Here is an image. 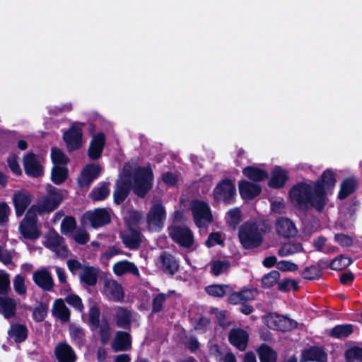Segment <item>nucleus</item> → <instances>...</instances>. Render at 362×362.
Segmentation results:
<instances>
[{"label": "nucleus", "mask_w": 362, "mask_h": 362, "mask_svg": "<svg viewBox=\"0 0 362 362\" xmlns=\"http://www.w3.org/2000/svg\"><path fill=\"white\" fill-rule=\"evenodd\" d=\"M230 343L240 351L246 349L248 340L247 333L241 329H233L229 335Z\"/></svg>", "instance_id": "obj_25"}, {"label": "nucleus", "mask_w": 362, "mask_h": 362, "mask_svg": "<svg viewBox=\"0 0 362 362\" xmlns=\"http://www.w3.org/2000/svg\"><path fill=\"white\" fill-rule=\"evenodd\" d=\"M279 277V272L278 271L273 270L264 276L262 280V286L266 288L272 287L277 283Z\"/></svg>", "instance_id": "obj_46"}, {"label": "nucleus", "mask_w": 362, "mask_h": 362, "mask_svg": "<svg viewBox=\"0 0 362 362\" xmlns=\"http://www.w3.org/2000/svg\"><path fill=\"white\" fill-rule=\"evenodd\" d=\"M303 247L299 243H287L284 245L278 252L281 257L288 256L302 251Z\"/></svg>", "instance_id": "obj_42"}, {"label": "nucleus", "mask_w": 362, "mask_h": 362, "mask_svg": "<svg viewBox=\"0 0 362 362\" xmlns=\"http://www.w3.org/2000/svg\"><path fill=\"white\" fill-rule=\"evenodd\" d=\"M194 221L199 228L207 227L213 221L211 209L207 203L194 200L191 204Z\"/></svg>", "instance_id": "obj_4"}, {"label": "nucleus", "mask_w": 362, "mask_h": 362, "mask_svg": "<svg viewBox=\"0 0 362 362\" xmlns=\"http://www.w3.org/2000/svg\"><path fill=\"white\" fill-rule=\"evenodd\" d=\"M238 237L245 248L258 247L262 241L261 231L255 223L251 222H246L240 227Z\"/></svg>", "instance_id": "obj_3"}, {"label": "nucleus", "mask_w": 362, "mask_h": 362, "mask_svg": "<svg viewBox=\"0 0 362 362\" xmlns=\"http://www.w3.org/2000/svg\"><path fill=\"white\" fill-rule=\"evenodd\" d=\"M353 331V327L351 325H340L333 327L329 334L333 337L341 339L348 337Z\"/></svg>", "instance_id": "obj_37"}, {"label": "nucleus", "mask_w": 362, "mask_h": 362, "mask_svg": "<svg viewBox=\"0 0 362 362\" xmlns=\"http://www.w3.org/2000/svg\"><path fill=\"white\" fill-rule=\"evenodd\" d=\"M260 362H276L277 354L271 347L262 344L257 350Z\"/></svg>", "instance_id": "obj_34"}, {"label": "nucleus", "mask_w": 362, "mask_h": 362, "mask_svg": "<svg viewBox=\"0 0 362 362\" xmlns=\"http://www.w3.org/2000/svg\"><path fill=\"white\" fill-rule=\"evenodd\" d=\"M104 293L110 300L114 301H119L124 297L122 287L116 281L112 279L105 281Z\"/></svg>", "instance_id": "obj_17"}, {"label": "nucleus", "mask_w": 362, "mask_h": 362, "mask_svg": "<svg viewBox=\"0 0 362 362\" xmlns=\"http://www.w3.org/2000/svg\"><path fill=\"white\" fill-rule=\"evenodd\" d=\"M335 182L334 173L327 170L316 182L300 183L294 186L290 191V199L303 209L315 208L321 211L327 203V195L332 193Z\"/></svg>", "instance_id": "obj_1"}, {"label": "nucleus", "mask_w": 362, "mask_h": 362, "mask_svg": "<svg viewBox=\"0 0 362 362\" xmlns=\"http://www.w3.org/2000/svg\"><path fill=\"white\" fill-rule=\"evenodd\" d=\"M73 238L77 243L85 244L88 241V235L86 230L83 229L77 230L74 234Z\"/></svg>", "instance_id": "obj_60"}, {"label": "nucleus", "mask_w": 362, "mask_h": 362, "mask_svg": "<svg viewBox=\"0 0 362 362\" xmlns=\"http://www.w3.org/2000/svg\"><path fill=\"white\" fill-rule=\"evenodd\" d=\"M169 234L172 239L180 246L190 249L194 244L192 231L185 226H174L169 228Z\"/></svg>", "instance_id": "obj_8"}, {"label": "nucleus", "mask_w": 362, "mask_h": 362, "mask_svg": "<svg viewBox=\"0 0 362 362\" xmlns=\"http://www.w3.org/2000/svg\"><path fill=\"white\" fill-rule=\"evenodd\" d=\"M66 301L68 304L73 306L75 309L81 311L83 310V304L81 299L76 295L70 294L66 297Z\"/></svg>", "instance_id": "obj_57"}, {"label": "nucleus", "mask_w": 362, "mask_h": 362, "mask_svg": "<svg viewBox=\"0 0 362 362\" xmlns=\"http://www.w3.org/2000/svg\"><path fill=\"white\" fill-rule=\"evenodd\" d=\"M10 289V277L8 273L0 271V294H6Z\"/></svg>", "instance_id": "obj_53"}, {"label": "nucleus", "mask_w": 362, "mask_h": 362, "mask_svg": "<svg viewBox=\"0 0 362 362\" xmlns=\"http://www.w3.org/2000/svg\"><path fill=\"white\" fill-rule=\"evenodd\" d=\"M236 194L235 185L228 180L220 182L215 187L213 196L216 202H223L226 204L231 203Z\"/></svg>", "instance_id": "obj_7"}, {"label": "nucleus", "mask_w": 362, "mask_h": 362, "mask_svg": "<svg viewBox=\"0 0 362 362\" xmlns=\"http://www.w3.org/2000/svg\"><path fill=\"white\" fill-rule=\"evenodd\" d=\"M210 267L211 273L214 276H219L228 270L230 263L227 260H214L211 262Z\"/></svg>", "instance_id": "obj_39"}, {"label": "nucleus", "mask_w": 362, "mask_h": 362, "mask_svg": "<svg viewBox=\"0 0 362 362\" xmlns=\"http://www.w3.org/2000/svg\"><path fill=\"white\" fill-rule=\"evenodd\" d=\"M110 188L107 184H103L95 187L91 192L90 196L93 200L100 201L105 199L110 194Z\"/></svg>", "instance_id": "obj_44"}, {"label": "nucleus", "mask_w": 362, "mask_h": 362, "mask_svg": "<svg viewBox=\"0 0 362 362\" xmlns=\"http://www.w3.org/2000/svg\"><path fill=\"white\" fill-rule=\"evenodd\" d=\"M55 355L59 362H74L76 359L71 346L65 343L59 344L56 346Z\"/></svg>", "instance_id": "obj_27"}, {"label": "nucleus", "mask_w": 362, "mask_h": 362, "mask_svg": "<svg viewBox=\"0 0 362 362\" xmlns=\"http://www.w3.org/2000/svg\"><path fill=\"white\" fill-rule=\"evenodd\" d=\"M35 283L43 288L49 291L53 286V280L50 274L47 270H40L33 274Z\"/></svg>", "instance_id": "obj_29"}, {"label": "nucleus", "mask_w": 362, "mask_h": 362, "mask_svg": "<svg viewBox=\"0 0 362 362\" xmlns=\"http://www.w3.org/2000/svg\"><path fill=\"white\" fill-rule=\"evenodd\" d=\"M130 322V313L122 308H119L116 312V323L119 327H125Z\"/></svg>", "instance_id": "obj_45"}, {"label": "nucleus", "mask_w": 362, "mask_h": 362, "mask_svg": "<svg viewBox=\"0 0 362 362\" xmlns=\"http://www.w3.org/2000/svg\"><path fill=\"white\" fill-rule=\"evenodd\" d=\"M13 288L15 291L21 296H24L27 292V287L25 284V279L23 276L18 274L13 279Z\"/></svg>", "instance_id": "obj_49"}, {"label": "nucleus", "mask_w": 362, "mask_h": 362, "mask_svg": "<svg viewBox=\"0 0 362 362\" xmlns=\"http://www.w3.org/2000/svg\"><path fill=\"white\" fill-rule=\"evenodd\" d=\"M287 179V171L279 166H276L272 170L269 184L273 187H281L284 185Z\"/></svg>", "instance_id": "obj_30"}, {"label": "nucleus", "mask_w": 362, "mask_h": 362, "mask_svg": "<svg viewBox=\"0 0 362 362\" xmlns=\"http://www.w3.org/2000/svg\"><path fill=\"white\" fill-rule=\"evenodd\" d=\"M334 239L343 247H349L353 243L352 238L344 234H337L334 237Z\"/></svg>", "instance_id": "obj_63"}, {"label": "nucleus", "mask_w": 362, "mask_h": 362, "mask_svg": "<svg viewBox=\"0 0 362 362\" xmlns=\"http://www.w3.org/2000/svg\"><path fill=\"white\" fill-rule=\"evenodd\" d=\"M321 276L320 269L316 266L307 267L303 272V276L307 279H317Z\"/></svg>", "instance_id": "obj_55"}, {"label": "nucleus", "mask_w": 362, "mask_h": 362, "mask_svg": "<svg viewBox=\"0 0 362 362\" xmlns=\"http://www.w3.org/2000/svg\"><path fill=\"white\" fill-rule=\"evenodd\" d=\"M260 192L261 187L258 184L247 180H241L239 182V192L243 199H251L257 196Z\"/></svg>", "instance_id": "obj_20"}, {"label": "nucleus", "mask_w": 362, "mask_h": 362, "mask_svg": "<svg viewBox=\"0 0 362 362\" xmlns=\"http://www.w3.org/2000/svg\"><path fill=\"white\" fill-rule=\"evenodd\" d=\"M98 270L95 267H85L80 273L81 280L88 286H93L98 279Z\"/></svg>", "instance_id": "obj_32"}, {"label": "nucleus", "mask_w": 362, "mask_h": 362, "mask_svg": "<svg viewBox=\"0 0 362 362\" xmlns=\"http://www.w3.org/2000/svg\"><path fill=\"white\" fill-rule=\"evenodd\" d=\"M275 228L277 233L284 238L294 236L297 230L294 223L287 218H279L276 220Z\"/></svg>", "instance_id": "obj_19"}, {"label": "nucleus", "mask_w": 362, "mask_h": 362, "mask_svg": "<svg viewBox=\"0 0 362 362\" xmlns=\"http://www.w3.org/2000/svg\"><path fill=\"white\" fill-rule=\"evenodd\" d=\"M43 158L28 153L23 158V165L25 173L33 177L41 176L43 173Z\"/></svg>", "instance_id": "obj_10"}, {"label": "nucleus", "mask_w": 362, "mask_h": 362, "mask_svg": "<svg viewBox=\"0 0 362 362\" xmlns=\"http://www.w3.org/2000/svg\"><path fill=\"white\" fill-rule=\"evenodd\" d=\"M8 164L11 171L18 175H21L22 171L17 161V157L15 155H11L8 158Z\"/></svg>", "instance_id": "obj_59"}, {"label": "nucleus", "mask_w": 362, "mask_h": 362, "mask_svg": "<svg viewBox=\"0 0 362 362\" xmlns=\"http://www.w3.org/2000/svg\"><path fill=\"white\" fill-rule=\"evenodd\" d=\"M224 241V238L221 233L220 232H214L211 233L207 240L206 241V245L208 247H211L217 245H223Z\"/></svg>", "instance_id": "obj_52"}, {"label": "nucleus", "mask_w": 362, "mask_h": 362, "mask_svg": "<svg viewBox=\"0 0 362 362\" xmlns=\"http://www.w3.org/2000/svg\"><path fill=\"white\" fill-rule=\"evenodd\" d=\"M356 185V182L353 178L344 180L341 183V188L338 194V197L340 199H345L355 190Z\"/></svg>", "instance_id": "obj_36"}, {"label": "nucleus", "mask_w": 362, "mask_h": 362, "mask_svg": "<svg viewBox=\"0 0 362 362\" xmlns=\"http://www.w3.org/2000/svg\"><path fill=\"white\" fill-rule=\"evenodd\" d=\"M264 322L271 329L287 331L296 327V322L276 313H270L264 318Z\"/></svg>", "instance_id": "obj_11"}, {"label": "nucleus", "mask_w": 362, "mask_h": 362, "mask_svg": "<svg viewBox=\"0 0 362 362\" xmlns=\"http://www.w3.org/2000/svg\"><path fill=\"white\" fill-rule=\"evenodd\" d=\"M243 301H248L253 300L258 294V291L255 288H247L240 291Z\"/></svg>", "instance_id": "obj_62"}, {"label": "nucleus", "mask_w": 362, "mask_h": 362, "mask_svg": "<svg viewBox=\"0 0 362 362\" xmlns=\"http://www.w3.org/2000/svg\"><path fill=\"white\" fill-rule=\"evenodd\" d=\"M277 268L283 272H293L298 269L297 264L289 261H280L276 264Z\"/></svg>", "instance_id": "obj_58"}, {"label": "nucleus", "mask_w": 362, "mask_h": 362, "mask_svg": "<svg viewBox=\"0 0 362 362\" xmlns=\"http://www.w3.org/2000/svg\"><path fill=\"white\" fill-rule=\"evenodd\" d=\"M27 329L25 326L21 324H13L8 331L10 339L16 342H21L27 337Z\"/></svg>", "instance_id": "obj_33"}, {"label": "nucleus", "mask_w": 362, "mask_h": 362, "mask_svg": "<svg viewBox=\"0 0 362 362\" xmlns=\"http://www.w3.org/2000/svg\"><path fill=\"white\" fill-rule=\"evenodd\" d=\"M346 358L348 362H361L362 361V349L350 348L346 352Z\"/></svg>", "instance_id": "obj_48"}, {"label": "nucleus", "mask_w": 362, "mask_h": 362, "mask_svg": "<svg viewBox=\"0 0 362 362\" xmlns=\"http://www.w3.org/2000/svg\"><path fill=\"white\" fill-rule=\"evenodd\" d=\"M16 310V300L8 296H0V313L5 318L14 316Z\"/></svg>", "instance_id": "obj_28"}, {"label": "nucleus", "mask_w": 362, "mask_h": 362, "mask_svg": "<svg viewBox=\"0 0 362 362\" xmlns=\"http://www.w3.org/2000/svg\"><path fill=\"white\" fill-rule=\"evenodd\" d=\"M76 227V221L72 217H66L61 224L62 232L65 235H71Z\"/></svg>", "instance_id": "obj_51"}, {"label": "nucleus", "mask_w": 362, "mask_h": 362, "mask_svg": "<svg viewBox=\"0 0 362 362\" xmlns=\"http://www.w3.org/2000/svg\"><path fill=\"white\" fill-rule=\"evenodd\" d=\"M47 313V307L40 304L34 309L33 316L36 321L41 322L45 318Z\"/></svg>", "instance_id": "obj_56"}, {"label": "nucleus", "mask_w": 362, "mask_h": 362, "mask_svg": "<svg viewBox=\"0 0 362 362\" xmlns=\"http://www.w3.org/2000/svg\"><path fill=\"white\" fill-rule=\"evenodd\" d=\"M44 245L54 252L57 257H65L68 255L69 250L64 244L63 238L54 230H49L46 234Z\"/></svg>", "instance_id": "obj_9"}, {"label": "nucleus", "mask_w": 362, "mask_h": 362, "mask_svg": "<svg viewBox=\"0 0 362 362\" xmlns=\"http://www.w3.org/2000/svg\"><path fill=\"white\" fill-rule=\"evenodd\" d=\"M129 178L127 175H121L116 183L114 199L117 204L122 202L130 189Z\"/></svg>", "instance_id": "obj_18"}, {"label": "nucleus", "mask_w": 362, "mask_h": 362, "mask_svg": "<svg viewBox=\"0 0 362 362\" xmlns=\"http://www.w3.org/2000/svg\"><path fill=\"white\" fill-rule=\"evenodd\" d=\"M141 218V215L138 211H129L124 215V220L129 226L136 225Z\"/></svg>", "instance_id": "obj_54"}, {"label": "nucleus", "mask_w": 362, "mask_h": 362, "mask_svg": "<svg viewBox=\"0 0 362 362\" xmlns=\"http://www.w3.org/2000/svg\"><path fill=\"white\" fill-rule=\"evenodd\" d=\"M83 217L93 228L101 227L110 221V213L105 209L86 212Z\"/></svg>", "instance_id": "obj_12"}, {"label": "nucleus", "mask_w": 362, "mask_h": 362, "mask_svg": "<svg viewBox=\"0 0 362 362\" xmlns=\"http://www.w3.org/2000/svg\"><path fill=\"white\" fill-rule=\"evenodd\" d=\"M16 214L21 216L32 201V196L24 189L16 191L12 198Z\"/></svg>", "instance_id": "obj_13"}, {"label": "nucleus", "mask_w": 362, "mask_h": 362, "mask_svg": "<svg viewBox=\"0 0 362 362\" xmlns=\"http://www.w3.org/2000/svg\"><path fill=\"white\" fill-rule=\"evenodd\" d=\"M67 177V169L64 166H54L52 180L56 185L62 183Z\"/></svg>", "instance_id": "obj_41"}, {"label": "nucleus", "mask_w": 362, "mask_h": 362, "mask_svg": "<svg viewBox=\"0 0 362 362\" xmlns=\"http://www.w3.org/2000/svg\"><path fill=\"white\" fill-rule=\"evenodd\" d=\"M112 348L115 351H123L130 349V335L124 332H117L115 337L112 343Z\"/></svg>", "instance_id": "obj_26"}, {"label": "nucleus", "mask_w": 362, "mask_h": 362, "mask_svg": "<svg viewBox=\"0 0 362 362\" xmlns=\"http://www.w3.org/2000/svg\"><path fill=\"white\" fill-rule=\"evenodd\" d=\"M166 218V212L164 206L160 203L153 204L146 216V223L148 230L151 231H158L164 226V221Z\"/></svg>", "instance_id": "obj_6"}, {"label": "nucleus", "mask_w": 362, "mask_h": 362, "mask_svg": "<svg viewBox=\"0 0 362 362\" xmlns=\"http://www.w3.org/2000/svg\"><path fill=\"white\" fill-rule=\"evenodd\" d=\"M70 334L73 340L77 344H81L83 342V333L81 329L76 327H71Z\"/></svg>", "instance_id": "obj_61"}, {"label": "nucleus", "mask_w": 362, "mask_h": 362, "mask_svg": "<svg viewBox=\"0 0 362 362\" xmlns=\"http://www.w3.org/2000/svg\"><path fill=\"white\" fill-rule=\"evenodd\" d=\"M159 267L166 273L173 274L178 269V263L170 254L163 252L158 259Z\"/></svg>", "instance_id": "obj_24"}, {"label": "nucleus", "mask_w": 362, "mask_h": 362, "mask_svg": "<svg viewBox=\"0 0 362 362\" xmlns=\"http://www.w3.org/2000/svg\"><path fill=\"white\" fill-rule=\"evenodd\" d=\"M112 269L117 276H122L127 273L136 276H139L140 274L138 267L133 262L127 260L116 262L113 265Z\"/></svg>", "instance_id": "obj_23"}, {"label": "nucleus", "mask_w": 362, "mask_h": 362, "mask_svg": "<svg viewBox=\"0 0 362 362\" xmlns=\"http://www.w3.org/2000/svg\"><path fill=\"white\" fill-rule=\"evenodd\" d=\"M52 313L57 317L63 322H66L69 320V310L62 299H57L54 301Z\"/></svg>", "instance_id": "obj_31"}, {"label": "nucleus", "mask_w": 362, "mask_h": 362, "mask_svg": "<svg viewBox=\"0 0 362 362\" xmlns=\"http://www.w3.org/2000/svg\"><path fill=\"white\" fill-rule=\"evenodd\" d=\"M123 243L131 250L137 249L141 243L140 232L129 228L122 234Z\"/></svg>", "instance_id": "obj_22"}, {"label": "nucleus", "mask_w": 362, "mask_h": 362, "mask_svg": "<svg viewBox=\"0 0 362 362\" xmlns=\"http://www.w3.org/2000/svg\"><path fill=\"white\" fill-rule=\"evenodd\" d=\"M100 167L98 165L90 164L86 165L78 178L80 187L88 186L100 173Z\"/></svg>", "instance_id": "obj_15"}, {"label": "nucleus", "mask_w": 362, "mask_h": 362, "mask_svg": "<svg viewBox=\"0 0 362 362\" xmlns=\"http://www.w3.org/2000/svg\"><path fill=\"white\" fill-rule=\"evenodd\" d=\"M351 263V259L344 255H339L330 262V267L334 270H341L346 268Z\"/></svg>", "instance_id": "obj_43"}, {"label": "nucleus", "mask_w": 362, "mask_h": 362, "mask_svg": "<svg viewBox=\"0 0 362 362\" xmlns=\"http://www.w3.org/2000/svg\"><path fill=\"white\" fill-rule=\"evenodd\" d=\"M82 129L78 127H72L64 134V140L69 151L79 148L82 144Z\"/></svg>", "instance_id": "obj_14"}, {"label": "nucleus", "mask_w": 362, "mask_h": 362, "mask_svg": "<svg viewBox=\"0 0 362 362\" xmlns=\"http://www.w3.org/2000/svg\"><path fill=\"white\" fill-rule=\"evenodd\" d=\"M105 144V136L103 133L93 135L88 148V156L93 160L100 157Z\"/></svg>", "instance_id": "obj_16"}, {"label": "nucleus", "mask_w": 362, "mask_h": 362, "mask_svg": "<svg viewBox=\"0 0 362 362\" xmlns=\"http://www.w3.org/2000/svg\"><path fill=\"white\" fill-rule=\"evenodd\" d=\"M326 361V353L322 349L318 347H311L310 349H305L301 354V362H325Z\"/></svg>", "instance_id": "obj_21"}, {"label": "nucleus", "mask_w": 362, "mask_h": 362, "mask_svg": "<svg viewBox=\"0 0 362 362\" xmlns=\"http://www.w3.org/2000/svg\"><path fill=\"white\" fill-rule=\"evenodd\" d=\"M11 213L10 206L6 202L0 203V226H5Z\"/></svg>", "instance_id": "obj_50"}, {"label": "nucleus", "mask_w": 362, "mask_h": 362, "mask_svg": "<svg viewBox=\"0 0 362 362\" xmlns=\"http://www.w3.org/2000/svg\"><path fill=\"white\" fill-rule=\"evenodd\" d=\"M243 173L247 177L256 182L263 180L267 177V173L266 172L255 167L244 168Z\"/></svg>", "instance_id": "obj_35"}, {"label": "nucleus", "mask_w": 362, "mask_h": 362, "mask_svg": "<svg viewBox=\"0 0 362 362\" xmlns=\"http://www.w3.org/2000/svg\"><path fill=\"white\" fill-rule=\"evenodd\" d=\"M153 180V173L150 168H139L134 177L133 190L139 197H144L151 189Z\"/></svg>", "instance_id": "obj_5"}, {"label": "nucleus", "mask_w": 362, "mask_h": 362, "mask_svg": "<svg viewBox=\"0 0 362 362\" xmlns=\"http://www.w3.org/2000/svg\"><path fill=\"white\" fill-rule=\"evenodd\" d=\"M48 197L33 204L27 211L19 226V230L24 238L37 239L40 235L37 225V215H42L54 210L62 200V194L51 185L47 187Z\"/></svg>", "instance_id": "obj_2"}, {"label": "nucleus", "mask_w": 362, "mask_h": 362, "mask_svg": "<svg viewBox=\"0 0 362 362\" xmlns=\"http://www.w3.org/2000/svg\"><path fill=\"white\" fill-rule=\"evenodd\" d=\"M227 223L233 227H235L237 224L241 220V213L238 208H234L228 211L226 216Z\"/></svg>", "instance_id": "obj_47"}, {"label": "nucleus", "mask_w": 362, "mask_h": 362, "mask_svg": "<svg viewBox=\"0 0 362 362\" xmlns=\"http://www.w3.org/2000/svg\"><path fill=\"white\" fill-rule=\"evenodd\" d=\"M206 291L210 296L222 297L231 293V288L226 285H211L206 288Z\"/></svg>", "instance_id": "obj_38"}, {"label": "nucleus", "mask_w": 362, "mask_h": 362, "mask_svg": "<svg viewBox=\"0 0 362 362\" xmlns=\"http://www.w3.org/2000/svg\"><path fill=\"white\" fill-rule=\"evenodd\" d=\"M165 300V295L160 293L156 296L153 303V309L155 312H158L162 309L163 303Z\"/></svg>", "instance_id": "obj_64"}, {"label": "nucleus", "mask_w": 362, "mask_h": 362, "mask_svg": "<svg viewBox=\"0 0 362 362\" xmlns=\"http://www.w3.org/2000/svg\"><path fill=\"white\" fill-rule=\"evenodd\" d=\"M51 158L54 166H64L69 160L64 152L57 147L52 148Z\"/></svg>", "instance_id": "obj_40"}]
</instances>
